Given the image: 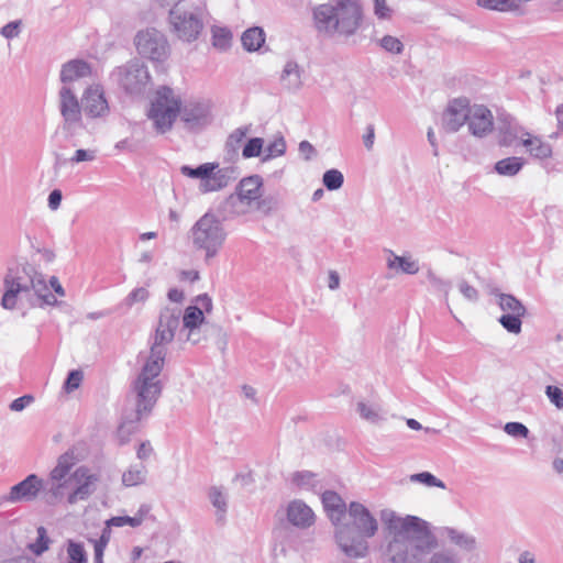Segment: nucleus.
<instances>
[{"mask_svg": "<svg viewBox=\"0 0 563 563\" xmlns=\"http://www.w3.org/2000/svg\"><path fill=\"white\" fill-rule=\"evenodd\" d=\"M380 520L389 538L384 555L388 563H461L459 555L438 547L430 523L416 516L400 517L394 510L380 511Z\"/></svg>", "mask_w": 563, "mask_h": 563, "instance_id": "1", "label": "nucleus"}, {"mask_svg": "<svg viewBox=\"0 0 563 563\" xmlns=\"http://www.w3.org/2000/svg\"><path fill=\"white\" fill-rule=\"evenodd\" d=\"M165 361H159L153 356H147L140 374L132 384L133 391L136 395L134 418H125L118 429L120 444L129 442V437L136 430V422L146 418L156 405L163 385L158 376L164 368Z\"/></svg>", "mask_w": 563, "mask_h": 563, "instance_id": "2", "label": "nucleus"}, {"mask_svg": "<svg viewBox=\"0 0 563 563\" xmlns=\"http://www.w3.org/2000/svg\"><path fill=\"white\" fill-rule=\"evenodd\" d=\"M313 21L320 33L347 41L361 29L363 11L357 0H334L316 7Z\"/></svg>", "mask_w": 563, "mask_h": 563, "instance_id": "3", "label": "nucleus"}, {"mask_svg": "<svg viewBox=\"0 0 563 563\" xmlns=\"http://www.w3.org/2000/svg\"><path fill=\"white\" fill-rule=\"evenodd\" d=\"M352 525L342 523L335 529V540L341 551L351 559H363L368 553L367 539L376 534L378 522L361 503L349 505Z\"/></svg>", "mask_w": 563, "mask_h": 563, "instance_id": "4", "label": "nucleus"}, {"mask_svg": "<svg viewBox=\"0 0 563 563\" xmlns=\"http://www.w3.org/2000/svg\"><path fill=\"white\" fill-rule=\"evenodd\" d=\"M110 79L128 96L139 97L151 84L152 75L148 66L142 59L134 57L114 67L110 73Z\"/></svg>", "mask_w": 563, "mask_h": 563, "instance_id": "5", "label": "nucleus"}, {"mask_svg": "<svg viewBox=\"0 0 563 563\" xmlns=\"http://www.w3.org/2000/svg\"><path fill=\"white\" fill-rule=\"evenodd\" d=\"M190 233L194 246L206 252V260L218 254L227 238L221 221L209 212L194 224Z\"/></svg>", "mask_w": 563, "mask_h": 563, "instance_id": "6", "label": "nucleus"}, {"mask_svg": "<svg viewBox=\"0 0 563 563\" xmlns=\"http://www.w3.org/2000/svg\"><path fill=\"white\" fill-rule=\"evenodd\" d=\"M133 44L140 57L150 60L155 67L164 65L172 53L167 36L155 27L137 31Z\"/></svg>", "mask_w": 563, "mask_h": 563, "instance_id": "7", "label": "nucleus"}, {"mask_svg": "<svg viewBox=\"0 0 563 563\" xmlns=\"http://www.w3.org/2000/svg\"><path fill=\"white\" fill-rule=\"evenodd\" d=\"M3 286L4 292L1 299V306L7 310L15 308L19 294L29 292L32 289L38 298L43 292L48 290L42 275H20L19 272L13 273L12 271H9L4 276Z\"/></svg>", "mask_w": 563, "mask_h": 563, "instance_id": "8", "label": "nucleus"}, {"mask_svg": "<svg viewBox=\"0 0 563 563\" xmlns=\"http://www.w3.org/2000/svg\"><path fill=\"white\" fill-rule=\"evenodd\" d=\"M181 310L165 307L161 310L155 334L151 340L150 356L165 361L167 344L172 343L180 324Z\"/></svg>", "mask_w": 563, "mask_h": 563, "instance_id": "9", "label": "nucleus"}, {"mask_svg": "<svg viewBox=\"0 0 563 563\" xmlns=\"http://www.w3.org/2000/svg\"><path fill=\"white\" fill-rule=\"evenodd\" d=\"M168 24L170 32L185 43L197 41L203 30L202 15L197 9H170Z\"/></svg>", "mask_w": 563, "mask_h": 563, "instance_id": "10", "label": "nucleus"}, {"mask_svg": "<svg viewBox=\"0 0 563 563\" xmlns=\"http://www.w3.org/2000/svg\"><path fill=\"white\" fill-rule=\"evenodd\" d=\"M93 67L84 59L74 58L64 63L59 70L63 87L59 90V106H80L70 85L79 79L92 76Z\"/></svg>", "mask_w": 563, "mask_h": 563, "instance_id": "11", "label": "nucleus"}, {"mask_svg": "<svg viewBox=\"0 0 563 563\" xmlns=\"http://www.w3.org/2000/svg\"><path fill=\"white\" fill-rule=\"evenodd\" d=\"M263 179L258 175L243 178L234 194L224 201V210L229 214H244L250 206L262 196Z\"/></svg>", "mask_w": 563, "mask_h": 563, "instance_id": "12", "label": "nucleus"}, {"mask_svg": "<svg viewBox=\"0 0 563 563\" xmlns=\"http://www.w3.org/2000/svg\"><path fill=\"white\" fill-rule=\"evenodd\" d=\"M70 487L74 489L68 494L67 501L70 505L78 503L79 500H86L95 490V483L97 476L90 474L89 470L85 466L78 467L70 476Z\"/></svg>", "mask_w": 563, "mask_h": 563, "instance_id": "13", "label": "nucleus"}, {"mask_svg": "<svg viewBox=\"0 0 563 563\" xmlns=\"http://www.w3.org/2000/svg\"><path fill=\"white\" fill-rule=\"evenodd\" d=\"M44 487V481L42 478L35 474H30L23 481L13 485L4 499L13 504L33 501Z\"/></svg>", "mask_w": 563, "mask_h": 563, "instance_id": "14", "label": "nucleus"}, {"mask_svg": "<svg viewBox=\"0 0 563 563\" xmlns=\"http://www.w3.org/2000/svg\"><path fill=\"white\" fill-rule=\"evenodd\" d=\"M322 505L327 516L335 526V529L342 525V519L349 512L343 498L334 490H325L321 496Z\"/></svg>", "mask_w": 563, "mask_h": 563, "instance_id": "15", "label": "nucleus"}, {"mask_svg": "<svg viewBox=\"0 0 563 563\" xmlns=\"http://www.w3.org/2000/svg\"><path fill=\"white\" fill-rule=\"evenodd\" d=\"M181 108H148L146 117L152 121L156 133L165 134L170 131L174 122L178 118V111Z\"/></svg>", "mask_w": 563, "mask_h": 563, "instance_id": "16", "label": "nucleus"}, {"mask_svg": "<svg viewBox=\"0 0 563 563\" xmlns=\"http://www.w3.org/2000/svg\"><path fill=\"white\" fill-rule=\"evenodd\" d=\"M287 519L292 526L306 529L314 523V514L302 500L295 499L287 506Z\"/></svg>", "mask_w": 563, "mask_h": 563, "instance_id": "17", "label": "nucleus"}, {"mask_svg": "<svg viewBox=\"0 0 563 563\" xmlns=\"http://www.w3.org/2000/svg\"><path fill=\"white\" fill-rule=\"evenodd\" d=\"M178 117L190 131L201 130L212 122L209 108H181Z\"/></svg>", "mask_w": 563, "mask_h": 563, "instance_id": "18", "label": "nucleus"}, {"mask_svg": "<svg viewBox=\"0 0 563 563\" xmlns=\"http://www.w3.org/2000/svg\"><path fill=\"white\" fill-rule=\"evenodd\" d=\"M303 80V68L296 60H287L284 64L279 75V82L282 87L289 91H297L302 87Z\"/></svg>", "mask_w": 563, "mask_h": 563, "instance_id": "19", "label": "nucleus"}, {"mask_svg": "<svg viewBox=\"0 0 563 563\" xmlns=\"http://www.w3.org/2000/svg\"><path fill=\"white\" fill-rule=\"evenodd\" d=\"M64 119L63 130L68 136L78 135L82 130L90 131V122L85 120L82 108H60Z\"/></svg>", "mask_w": 563, "mask_h": 563, "instance_id": "20", "label": "nucleus"}, {"mask_svg": "<svg viewBox=\"0 0 563 563\" xmlns=\"http://www.w3.org/2000/svg\"><path fill=\"white\" fill-rule=\"evenodd\" d=\"M470 132L478 137L485 136L493 130L494 121L489 108H477L476 111L470 110L467 119Z\"/></svg>", "mask_w": 563, "mask_h": 563, "instance_id": "21", "label": "nucleus"}, {"mask_svg": "<svg viewBox=\"0 0 563 563\" xmlns=\"http://www.w3.org/2000/svg\"><path fill=\"white\" fill-rule=\"evenodd\" d=\"M470 110H473V108H445L441 115L442 129L448 133L459 131L461 126L467 123Z\"/></svg>", "mask_w": 563, "mask_h": 563, "instance_id": "22", "label": "nucleus"}, {"mask_svg": "<svg viewBox=\"0 0 563 563\" xmlns=\"http://www.w3.org/2000/svg\"><path fill=\"white\" fill-rule=\"evenodd\" d=\"M184 101L179 90L163 85L155 89L151 106H181Z\"/></svg>", "mask_w": 563, "mask_h": 563, "instance_id": "23", "label": "nucleus"}, {"mask_svg": "<svg viewBox=\"0 0 563 563\" xmlns=\"http://www.w3.org/2000/svg\"><path fill=\"white\" fill-rule=\"evenodd\" d=\"M388 253L387 267L389 269L400 271L404 274L415 275L419 272V263L411 258V256H399L391 250L386 251Z\"/></svg>", "mask_w": 563, "mask_h": 563, "instance_id": "24", "label": "nucleus"}, {"mask_svg": "<svg viewBox=\"0 0 563 563\" xmlns=\"http://www.w3.org/2000/svg\"><path fill=\"white\" fill-rule=\"evenodd\" d=\"M44 488L42 492L44 493L45 503L48 505H55L59 501L64 495L65 489L70 487V478L65 481H57L49 477L46 482H44Z\"/></svg>", "mask_w": 563, "mask_h": 563, "instance_id": "25", "label": "nucleus"}, {"mask_svg": "<svg viewBox=\"0 0 563 563\" xmlns=\"http://www.w3.org/2000/svg\"><path fill=\"white\" fill-rule=\"evenodd\" d=\"M217 168H218V164L205 163V164L197 166L196 168H192L188 165H184V166H181L180 172L183 175H185L187 177L199 178L201 180L200 190L202 192H206V180H209L210 174H212V172Z\"/></svg>", "mask_w": 563, "mask_h": 563, "instance_id": "26", "label": "nucleus"}, {"mask_svg": "<svg viewBox=\"0 0 563 563\" xmlns=\"http://www.w3.org/2000/svg\"><path fill=\"white\" fill-rule=\"evenodd\" d=\"M265 32L262 27L254 26L243 32L241 36L242 46L247 52L258 51L265 43Z\"/></svg>", "mask_w": 563, "mask_h": 563, "instance_id": "27", "label": "nucleus"}, {"mask_svg": "<svg viewBox=\"0 0 563 563\" xmlns=\"http://www.w3.org/2000/svg\"><path fill=\"white\" fill-rule=\"evenodd\" d=\"M80 103L81 106H107L102 85L98 82L88 85L82 91Z\"/></svg>", "mask_w": 563, "mask_h": 563, "instance_id": "28", "label": "nucleus"}, {"mask_svg": "<svg viewBox=\"0 0 563 563\" xmlns=\"http://www.w3.org/2000/svg\"><path fill=\"white\" fill-rule=\"evenodd\" d=\"M232 38L233 35L229 27L223 25L211 26V44L216 49L227 52L232 46Z\"/></svg>", "mask_w": 563, "mask_h": 563, "instance_id": "29", "label": "nucleus"}, {"mask_svg": "<svg viewBox=\"0 0 563 563\" xmlns=\"http://www.w3.org/2000/svg\"><path fill=\"white\" fill-rule=\"evenodd\" d=\"M522 145L537 159H547L552 156V146L537 136L522 140Z\"/></svg>", "mask_w": 563, "mask_h": 563, "instance_id": "30", "label": "nucleus"}, {"mask_svg": "<svg viewBox=\"0 0 563 563\" xmlns=\"http://www.w3.org/2000/svg\"><path fill=\"white\" fill-rule=\"evenodd\" d=\"M525 163L522 157H506L495 163L494 170L500 176L514 177L522 169Z\"/></svg>", "mask_w": 563, "mask_h": 563, "instance_id": "31", "label": "nucleus"}, {"mask_svg": "<svg viewBox=\"0 0 563 563\" xmlns=\"http://www.w3.org/2000/svg\"><path fill=\"white\" fill-rule=\"evenodd\" d=\"M233 172L232 168L214 169L212 174H210L209 180H206V192L217 191L227 187L233 179Z\"/></svg>", "mask_w": 563, "mask_h": 563, "instance_id": "32", "label": "nucleus"}, {"mask_svg": "<svg viewBox=\"0 0 563 563\" xmlns=\"http://www.w3.org/2000/svg\"><path fill=\"white\" fill-rule=\"evenodd\" d=\"M147 470L143 464L131 465L122 474V484L126 487L137 486L145 482Z\"/></svg>", "mask_w": 563, "mask_h": 563, "instance_id": "33", "label": "nucleus"}, {"mask_svg": "<svg viewBox=\"0 0 563 563\" xmlns=\"http://www.w3.org/2000/svg\"><path fill=\"white\" fill-rule=\"evenodd\" d=\"M444 533L452 543L463 550L472 551L476 547L475 538L467 533L461 532L453 528H445Z\"/></svg>", "mask_w": 563, "mask_h": 563, "instance_id": "34", "label": "nucleus"}, {"mask_svg": "<svg viewBox=\"0 0 563 563\" xmlns=\"http://www.w3.org/2000/svg\"><path fill=\"white\" fill-rule=\"evenodd\" d=\"M74 464L75 462L71 453L66 452L62 454L57 460L56 466L52 470L49 477L57 481L68 479L69 471Z\"/></svg>", "mask_w": 563, "mask_h": 563, "instance_id": "35", "label": "nucleus"}, {"mask_svg": "<svg viewBox=\"0 0 563 563\" xmlns=\"http://www.w3.org/2000/svg\"><path fill=\"white\" fill-rule=\"evenodd\" d=\"M498 306L506 313H526L522 302L510 294H497Z\"/></svg>", "mask_w": 563, "mask_h": 563, "instance_id": "36", "label": "nucleus"}, {"mask_svg": "<svg viewBox=\"0 0 563 563\" xmlns=\"http://www.w3.org/2000/svg\"><path fill=\"white\" fill-rule=\"evenodd\" d=\"M205 320L203 312L197 306H189L185 309L183 316V327L192 331L197 329Z\"/></svg>", "mask_w": 563, "mask_h": 563, "instance_id": "37", "label": "nucleus"}, {"mask_svg": "<svg viewBox=\"0 0 563 563\" xmlns=\"http://www.w3.org/2000/svg\"><path fill=\"white\" fill-rule=\"evenodd\" d=\"M477 4L487 10L501 12L516 11L520 8V2L517 0H477Z\"/></svg>", "mask_w": 563, "mask_h": 563, "instance_id": "38", "label": "nucleus"}, {"mask_svg": "<svg viewBox=\"0 0 563 563\" xmlns=\"http://www.w3.org/2000/svg\"><path fill=\"white\" fill-rule=\"evenodd\" d=\"M526 313H504L498 319L501 327L509 333L519 334L522 327V318Z\"/></svg>", "mask_w": 563, "mask_h": 563, "instance_id": "39", "label": "nucleus"}, {"mask_svg": "<svg viewBox=\"0 0 563 563\" xmlns=\"http://www.w3.org/2000/svg\"><path fill=\"white\" fill-rule=\"evenodd\" d=\"M209 498L212 506L218 510V520L222 521L228 509L227 496L219 487L212 486L209 489Z\"/></svg>", "mask_w": 563, "mask_h": 563, "instance_id": "40", "label": "nucleus"}, {"mask_svg": "<svg viewBox=\"0 0 563 563\" xmlns=\"http://www.w3.org/2000/svg\"><path fill=\"white\" fill-rule=\"evenodd\" d=\"M357 412L363 419L371 423H378L384 419L378 406L368 405L364 401L357 402Z\"/></svg>", "mask_w": 563, "mask_h": 563, "instance_id": "41", "label": "nucleus"}, {"mask_svg": "<svg viewBox=\"0 0 563 563\" xmlns=\"http://www.w3.org/2000/svg\"><path fill=\"white\" fill-rule=\"evenodd\" d=\"M249 129L246 126L235 129L228 137L225 142V150L229 154L235 155L244 141Z\"/></svg>", "mask_w": 563, "mask_h": 563, "instance_id": "42", "label": "nucleus"}, {"mask_svg": "<svg viewBox=\"0 0 563 563\" xmlns=\"http://www.w3.org/2000/svg\"><path fill=\"white\" fill-rule=\"evenodd\" d=\"M51 539L47 536V531L43 526L37 528V538L34 543L29 545V549L35 555H42L45 551L48 550L51 544Z\"/></svg>", "mask_w": 563, "mask_h": 563, "instance_id": "43", "label": "nucleus"}, {"mask_svg": "<svg viewBox=\"0 0 563 563\" xmlns=\"http://www.w3.org/2000/svg\"><path fill=\"white\" fill-rule=\"evenodd\" d=\"M68 563H87V553L81 543L69 540L67 543Z\"/></svg>", "mask_w": 563, "mask_h": 563, "instance_id": "44", "label": "nucleus"}, {"mask_svg": "<svg viewBox=\"0 0 563 563\" xmlns=\"http://www.w3.org/2000/svg\"><path fill=\"white\" fill-rule=\"evenodd\" d=\"M498 130L503 134V143L509 144L518 137L521 129L512 119L499 124Z\"/></svg>", "mask_w": 563, "mask_h": 563, "instance_id": "45", "label": "nucleus"}, {"mask_svg": "<svg viewBox=\"0 0 563 563\" xmlns=\"http://www.w3.org/2000/svg\"><path fill=\"white\" fill-rule=\"evenodd\" d=\"M322 183L328 190H338L344 183L343 174L338 169H329L323 174Z\"/></svg>", "mask_w": 563, "mask_h": 563, "instance_id": "46", "label": "nucleus"}, {"mask_svg": "<svg viewBox=\"0 0 563 563\" xmlns=\"http://www.w3.org/2000/svg\"><path fill=\"white\" fill-rule=\"evenodd\" d=\"M427 279L435 291L442 292L444 295L445 299H448L449 292L452 287V284L450 280H445V279L439 277L431 269H429L427 272Z\"/></svg>", "mask_w": 563, "mask_h": 563, "instance_id": "47", "label": "nucleus"}, {"mask_svg": "<svg viewBox=\"0 0 563 563\" xmlns=\"http://www.w3.org/2000/svg\"><path fill=\"white\" fill-rule=\"evenodd\" d=\"M286 152V143L283 137L276 139L264 150L263 162H267L274 157L284 155Z\"/></svg>", "mask_w": 563, "mask_h": 563, "instance_id": "48", "label": "nucleus"}, {"mask_svg": "<svg viewBox=\"0 0 563 563\" xmlns=\"http://www.w3.org/2000/svg\"><path fill=\"white\" fill-rule=\"evenodd\" d=\"M263 146L264 140L262 137H252L245 143L242 150V156L244 158L257 157L262 154Z\"/></svg>", "mask_w": 563, "mask_h": 563, "instance_id": "49", "label": "nucleus"}, {"mask_svg": "<svg viewBox=\"0 0 563 563\" xmlns=\"http://www.w3.org/2000/svg\"><path fill=\"white\" fill-rule=\"evenodd\" d=\"M379 46L390 53V54H396V55H399L404 52V44L398 38V37H395L393 35H385L383 36L380 40H379Z\"/></svg>", "mask_w": 563, "mask_h": 563, "instance_id": "50", "label": "nucleus"}, {"mask_svg": "<svg viewBox=\"0 0 563 563\" xmlns=\"http://www.w3.org/2000/svg\"><path fill=\"white\" fill-rule=\"evenodd\" d=\"M85 120L90 122V131L95 130V121L98 119H104L110 112V108H82Z\"/></svg>", "mask_w": 563, "mask_h": 563, "instance_id": "51", "label": "nucleus"}, {"mask_svg": "<svg viewBox=\"0 0 563 563\" xmlns=\"http://www.w3.org/2000/svg\"><path fill=\"white\" fill-rule=\"evenodd\" d=\"M143 522V516H134V517H129V516H117V517H112L110 519L107 520V523L108 526H113V527H123L125 525H129L131 527H139L141 526Z\"/></svg>", "mask_w": 563, "mask_h": 563, "instance_id": "52", "label": "nucleus"}, {"mask_svg": "<svg viewBox=\"0 0 563 563\" xmlns=\"http://www.w3.org/2000/svg\"><path fill=\"white\" fill-rule=\"evenodd\" d=\"M410 479L412 482H418L427 486H434L443 489L445 488V484L429 472L413 474L411 475Z\"/></svg>", "mask_w": 563, "mask_h": 563, "instance_id": "53", "label": "nucleus"}, {"mask_svg": "<svg viewBox=\"0 0 563 563\" xmlns=\"http://www.w3.org/2000/svg\"><path fill=\"white\" fill-rule=\"evenodd\" d=\"M504 431L514 438H527L529 429L521 422H507Z\"/></svg>", "mask_w": 563, "mask_h": 563, "instance_id": "54", "label": "nucleus"}, {"mask_svg": "<svg viewBox=\"0 0 563 563\" xmlns=\"http://www.w3.org/2000/svg\"><path fill=\"white\" fill-rule=\"evenodd\" d=\"M393 9L386 0H374V14L380 20H389L393 16Z\"/></svg>", "mask_w": 563, "mask_h": 563, "instance_id": "55", "label": "nucleus"}, {"mask_svg": "<svg viewBox=\"0 0 563 563\" xmlns=\"http://www.w3.org/2000/svg\"><path fill=\"white\" fill-rule=\"evenodd\" d=\"M82 372L78 369L70 371L65 380L64 388L66 391L70 393L77 389L82 380Z\"/></svg>", "mask_w": 563, "mask_h": 563, "instance_id": "56", "label": "nucleus"}, {"mask_svg": "<svg viewBox=\"0 0 563 563\" xmlns=\"http://www.w3.org/2000/svg\"><path fill=\"white\" fill-rule=\"evenodd\" d=\"M148 298V291L144 287L133 289L125 298L126 306L131 307L136 302H144Z\"/></svg>", "mask_w": 563, "mask_h": 563, "instance_id": "57", "label": "nucleus"}, {"mask_svg": "<svg viewBox=\"0 0 563 563\" xmlns=\"http://www.w3.org/2000/svg\"><path fill=\"white\" fill-rule=\"evenodd\" d=\"M545 395L550 401L559 409H563V390L556 386H547Z\"/></svg>", "mask_w": 563, "mask_h": 563, "instance_id": "58", "label": "nucleus"}, {"mask_svg": "<svg viewBox=\"0 0 563 563\" xmlns=\"http://www.w3.org/2000/svg\"><path fill=\"white\" fill-rule=\"evenodd\" d=\"M21 32V21H12L1 27V35L8 40H13Z\"/></svg>", "mask_w": 563, "mask_h": 563, "instance_id": "59", "label": "nucleus"}, {"mask_svg": "<svg viewBox=\"0 0 563 563\" xmlns=\"http://www.w3.org/2000/svg\"><path fill=\"white\" fill-rule=\"evenodd\" d=\"M459 289L461 291V294L470 301H477L478 300V297H479V294H478V290L473 287L472 285H470L466 280H461L459 283Z\"/></svg>", "mask_w": 563, "mask_h": 563, "instance_id": "60", "label": "nucleus"}, {"mask_svg": "<svg viewBox=\"0 0 563 563\" xmlns=\"http://www.w3.org/2000/svg\"><path fill=\"white\" fill-rule=\"evenodd\" d=\"M96 158V152L89 150H77L74 156L70 158L71 163L91 162Z\"/></svg>", "mask_w": 563, "mask_h": 563, "instance_id": "61", "label": "nucleus"}, {"mask_svg": "<svg viewBox=\"0 0 563 563\" xmlns=\"http://www.w3.org/2000/svg\"><path fill=\"white\" fill-rule=\"evenodd\" d=\"M111 527L106 522V527L102 529L101 534L98 540H93V548L106 550L110 539H111Z\"/></svg>", "mask_w": 563, "mask_h": 563, "instance_id": "62", "label": "nucleus"}, {"mask_svg": "<svg viewBox=\"0 0 563 563\" xmlns=\"http://www.w3.org/2000/svg\"><path fill=\"white\" fill-rule=\"evenodd\" d=\"M34 400L33 396L31 395H24L22 397H19L16 399H14L11 404H10V409L12 411H21L23 410L26 406H29L32 401Z\"/></svg>", "mask_w": 563, "mask_h": 563, "instance_id": "63", "label": "nucleus"}, {"mask_svg": "<svg viewBox=\"0 0 563 563\" xmlns=\"http://www.w3.org/2000/svg\"><path fill=\"white\" fill-rule=\"evenodd\" d=\"M299 152L306 161H310L316 154V148L308 141H301L299 143Z\"/></svg>", "mask_w": 563, "mask_h": 563, "instance_id": "64", "label": "nucleus"}]
</instances>
